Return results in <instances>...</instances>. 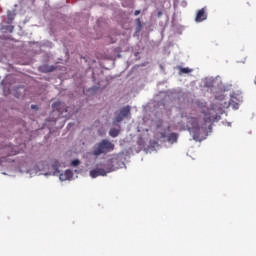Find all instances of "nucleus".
Wrapping results in <instances>:
<instances>
[{
    "label": "nucleus",
    "instance_id": "nucleus-1",
    "mask_svg": "<svg viewBox=\"0 0 256 256\" xmlns=\"http://www.w3.org/2000/svg\"><path fill=\"white\" fill-rule=\"evenodd\" d=\"M222 114L223 110L221 108H217V105L213 104L204 113L203 121L199 118L188 117L186 127L193 136V140L201 141V134L207 133V123L219 121V119H221L220 115Z\"/></svg>",
    "mask_w": 256,
    "mask_h": 256
},
{
    "label": "nucleus",
    "instance_id": "nucleus-2",
    "mask_svg": "<svg viewBox=\"0 0 256 256\" xmlns=\"http://www.w3.org/2000/svg\"><path fill=\"white\" fill-rule=\"evenodd\" d=\"M114 149L115 144L111 143V141L107 139H103L95 144L92 155H94V157H99V155H107V153H111V151Z\"/></svg>",
    "mask_w": 256,
    "mask_h": 256
},
{
    "label": "nucleus",
    "instance_id": "nucleus-3",
    "mask_svg": "<svg viewBox=\"0 0 256 256\" xmlns=\"http://www.w3.org/2000/svg\"><path fill=\"white\" fill-rule=\"evenodd\" d=\"M131 115V106H124L120 109L119 112L115 113V118L113 121V125H117V123H121L123 119L129 117Z\"/></svg>",
    "mask_w": 256,
    "mask_h": 256
},
{
    "label": "nucleus",
    "instance_id": "nucleus-4",
    "mask_svg": "<svg viewBox=\"0 0 256 256\" xmlns=\"http://www.w3.org/2000/svg\"><path fill=\"white\" fill-rule=\"evenodd\" d=\"M105 175H107V171H105L103 168H96L90 171V177H92V179L97 177H105Z\"/></svg>",
    "mask_w": 256,
    "mask_h": 256
},
{
    "label": "nucleus",
    "instance_id": "nucleus-5",
    "mask_svg": "<svg viewBox=\"0 0 256 256\" xmlns=\"http://www.w3.org/2000/svg\"><path fill=\"white\" fill-rule=\"evenodd\" d=\"M206 19H207V11L205 10V8L198 10L196 17H195L196 23H201V22L205 21Z\"/></svg>",
    "mask_w": 256,
    "mask_h": 256
},
{
    "label": "nucleus",
    "instance_id": "nucleus-6",
    "mask_svg": "<svg viewBox=\"0 0 256 256\" xmlns=\"http://www.w3.org/2000/svg\"><path fill=\"white\" fill-rule=\"evenodd\" d=\"M39 69L42 73H53L55 66L43 65Z\"/></svg>",
    "mask_w": 256,
    "mask_h": 256
},
{
    "label": "nucleus",
    "instance_id": "nucleus-7",
    "mask_svg": "<svg viewBox=\"0 0 256 256\" xmlns=\"http://www.w3.org/2000/svg\"><path fill=\"white\" fill-rule=\"evenodd\" d=\"M60 179H63V180L73 179V171H71L70 169L66 170L64 174L60 175Z\"/></svg>",
    "mask_w": 256,
    "mask_h": 256
},
{
    "label": "nucleus",
    "instance_id": "nucleus-8",
    "mask_svg": "<svg viewBox=\"0 0 256 256\" xmlns=\"http://www.w3.org/2000/svg\"><path fill=\"white\" fill-rule=\"evenodd\" d=\"M177 139H178L177 133H171L170 135L167 136L166 141L168 143H177Z\"/></svg>",
    "mask_w": 256,
    "mask_h": 256
},
{
    "label": "nucleus",
    "instance_id": "nucleus-9",
    "mask_svg": "<svg viewBox=\"0 0 256 256\" xmlns=\"http://www.w3.org/2000/svg\"><path fill=\"white\" fill-rule=\"evenodd\" d=\"M7 19L9 21V23H11V21H13V19H15V12L8 11L7 12Z\"/></svg>",
    "mask_w": 256,
    "mask_h": 256
},
{
    "label": "nucleus",
    "instance_id": "nucleus-10",
    "mask_svg": "<svg viewBox=\"0 0 256 256\" xmlns=\"http://www.w3.org/2000/svg\"><path fill=\"white\" fill-rule=\"evenodd\" d=\"M110 137H118L119 136V130L112 128L109 132Z\"/></svg>",
    "mask_w": 256,
    "mask_h": 256
},
{
    "label": "nucleus",
    "instance_id": "nucleus-11",
    "mask_svg": "<svg viewBox=\"0 0 256 256\" xmlns=\"http://www.w3.org/2000/svg\"><path fill=\"white\" fill-rule=\"evenodd\" d=\"M80 164H81V161H79L77 159L72 160V162H71L72 167H79Z\"/></svg>",
    "mask_w": 256,
    "mask_h": 256
},
{
    "label": "nucleus",
    "instance_id": "nucleus-12",
    "mask_svg": "<svg viewBox=\"0 0 256 256\" xmlns=\"http://www.w3.org/2000/svg\"><path fill=\"white\" fill-rule=\"evenodd\" d=\"M180 73H191V69L189 68H181Z\"/></svg>",
    "mask_w": 256,
    "mask_h": 256
},
{
    "label": "nucleus",
    "instance_id": "nucleus-13",
    "mask_svg": "<svg viewBox=\"0 0 256 256\" xmlns=\"http://www.w3.org/2000/svg\"><path fill=\"white\" fill-rule=\"evenodd\" d=\"M159 135H160V139H167V133H165V132H160L159 133Z\"/></svg>",
    "mask_w": 256,
    "mask_h": 256
},
{
    "label": "nucleus",
    "instance_id": "nucleus-14",
    "mask_svg": "<svg viewBox=\"0 0 256 256\" xmlns=\"http://www.w3.org/2000/svg\"><path fill=\"white\" fill-rule=\"evenodd\" d=\"M136 23H137V26L139 27V29H141L142 25H141V19L137 18L136 19Z\"/></svg>",
    "mask_w": 256,
    "mask_h": 256
},
{
    "label": "nucleus",
    "instance_id": "nucleus-15",
    "mask_svg": "<svg viewBox=\"0 0 256 256\" xmlns=\"http://www.w3.org/2000/svg\"><path fill=\"white\" fill-rule=\"evenodd\" d=\"M53 169L59 171V163L56 162L55 164H53Z\"/></svg>",
    "mask_w": 256,
    "mask_h": 256
},
{
    "label": "nucleus",
    "instance_id": "nucleus-16",
    "mask_svg": "<svg viewBox=\"0 0 256 256\" xmlns=\"http://www.w3.org/2000/svg\"><path fill=\"white\" fill-rule=\"evenodd\" d=\"M61 105V102H55L54 103V107L56 108V109H58V107Z\"/></svg>",
    "mask_w": 256,
    "mask_h": 256
},
{
    "label": "nucleus",
    "instance_id": "nucleus-17",
    "mask_svg": "<svg viewBox=\"0 0 256 256\" xmlns=\"http://www.w3.org/2000/svg\"><path fill=\"white\" fill-rule=\"evenodd\" d=\"M141 13V10H135L134 15L137 16Z\"/></svg>",
    "mask_w": 256,
    "mask_h": 256
},
{
    "label": "nucleus",
    "instance_id": "nucleus-18",
    "mask_svg": "<svg viewBox=\"0 0 256 256\" xmlns=\"http://www.w3.org/2000/svg\"><path fill=\"white\" fill-rule=\"evenodd\" d=\"M31 109H38L37 105H32Z\"/></svg>",
    "mask_w": 256,
    "mask_h": 256
},
{
    "label": "nucleus",
    "instance_id": "nucleus-19",
    "mask_svg": "<svg viewBox=\"0 0 256 256\" xmlns=\"http://www.w3.org/2000/svg\"><path fill=\"white\" fill-rule=\"evenodd\" d=\"M181 117H182V119H184V117H187V115L182 113Z\"/></svg>",
    "mask_w": 256,
    "mask_h": 256
}]
</instances>
